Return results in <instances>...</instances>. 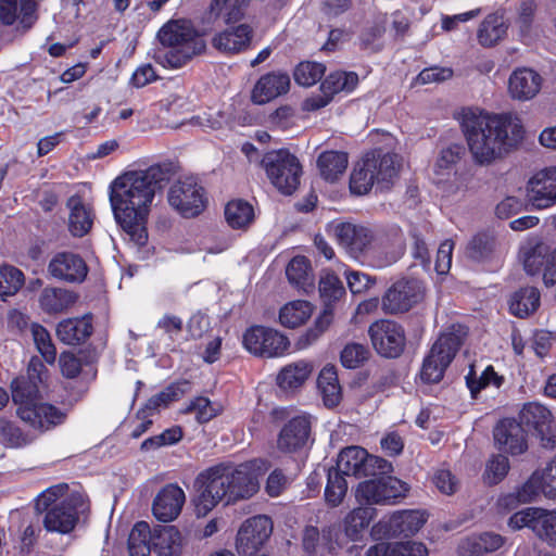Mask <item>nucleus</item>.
Instances as JSON below:
<instances>
[{"label": "nucleus", "instance_id": "1", "mask_svg": "<svg viewBox=\"0 0 556 556\" xmlns=\"http://www.w3.org/2000/svg\"><path fill=\"white\" fill-rule=\"evenodd\" d=\"M172 164H157L146 170H130L116 177L110 186L114 218L138 247L148 242V216L157 190L174 176Z\"/></svg>", "mask_w": 556, "mask_h": 556}, {"label": "nucleus", "instance_id": "2", "mask_svg": "<svg viewBox=\"0 0 556 556\" xmlns=\"http://www.w3.org/2000/svg\"><path fill=\"white\" fill-rule=\"evenodd\" d=\"M462 128L475 163L481 166L516 150L525 137L521 121L511 114L468 110L463 114Z\"/></svg>", "mask_w": 556, "mask_h": 556}, {"label": "nucleus", "instance_id": "3", "mask_svg": "<svg viewBox=\"0 0 556 556\" xmlns=\"http://www.w3.org/2000/svg\"><path fill=\"white\" fill-rule=\"evenodd\" d=\"M194 488L197 515L206 516L223 500L229 505L252 497L258 491V481L248 464H218L202 471Z\"/></svg>", "mask_w": 556, "mask_h": 556}, {"label": "nucleus", "instance_id": "4", "mask_svg": "<svg viewBox=\"0 0 556 556\" xmlns=\"http://www.w3.org/2000/svg\"><path fill=\"white\" fill-rule=\"evenodd\" d=\"M12 401L18 405L17 416L40 432L48 431L66 419V413L49 403H37L39 384L25 377L15 378L11 383Z\"/></svg>", "mask_w": 556, "mask_h": 556}, {"label": "nucleus", "instance_id": "5", "mask_svg": "<svg viewBox=\"0 0 556 556\" xmlns=\"http://www.w3.org/2000/svg\"><path fill=\"white\" fill-rule=\"evenodd\" d=\"M157 38L167 51H159L155 59L163 66L179 68L194 55L202 53L205 43L189 22L175 20L166 23L157 33Z\"/></svg>", "mask_w": 556, "mask_h": 556}, {"label": "nucleus", "instance_id": "6", "mask_svg": "<svg viewBox=\"0 0 556 556\" xmlns=\"http://www.w3.org/2000/svg\"><path fill=\"white\" fill-rule=\"evenodd\" d=\"M397 173V155L375 149L367 152L353 169L350 177L352 193L363 195L369 192L376 182L383 190L389 189Z\"/></svg>", "mask_w": 556, "mask_h": 556}, {"label": "nucleus", "instance_id": "7", "mask_svg": "<svg viewBox=\"0 0 556 556\" xmlns=\"http://www.w3.org/2000/svg\"><path fill=\"white\" fill-rule=\"evenodd\" d=\"M270 182L282 194H292L300 186L302 166L298 157L286 149L267 152L262 161Z\"/></svg>", "mask_w": 556, "mask_h": 556}, {"label": "nucleus", "instance_id": "8", "mask_svg": "<svg viewBox=\"0 0 556 556\" xmlns=\"http://www.w3.org/2000/svg\"><path fill=\"white\" fill-rule=\"evenodd\" d=\"M372 477L361 482L356 489L355 497L361 504L394 505L409 491L407 483L388 473Z\"/></svg>", "mask_w": 556, "mask_h": 556}, {"label": "nucleus", "instance_id": "9", "mask_svg": "<svg viewBox=\"0 0 556 556\" xmlns=\"http://www.w3.org/2000/svg\"><path fill=\"white\" fill-rule=\"evenodd\" d=\"M463 344L460 334L442 333L431 346L420 370V379L425 383H438L443 379L446 368L451 365Z\"/></svg>", "mask_w": 556, "mask_h": 556}, {"label": "nucleus", "instance_id": "10", "mask_svg": "<svg viewBox=\"0 0 556 556\" xmlns=\"http://www.w3.org/2000/svg\"><path fill=\"white\" fill-rule=\"evenodd\" d=\"M336 469L345 476L362 478L376 476L377 473H389L393 468L388 460L369 455L361 446L352 445L339 453Z\"/></svg>", "mask_w": 556, "mask_h": 556}, {"label": "nucleus", "instance_id": "11", "mask_svg": "<svg viewBox=\"0 0 556 556\" xmlns=\"http://www.w3.org/2000/svg\"><path fill=\"white\" fill-rule=\"evenodd\" d=\"M243 345L255 356L277 357L288 351L290 341L276 329L264 326H253L244 332Z\"/></svg>", "mask_w": 556, "mask_h": 556}, {"label": "nucleus", "instance_id": "12", "mask_svg": "<svg viewBox=\"0 0 556 556\" xmlns=\"http://www.w3.org/2000/svg\"><path fill=\"white\" fill-rule=\"evenodd\" d=\"M167 199L169 205L187 218L198 216L205 207L204 189L192 177L175 182Z\"/></svg>", "mask_w": 556, "mask_h": 556}, {"label": "nucleus", "instance_id": "13", "mask_svg": "<svg viewBox=\"0 0 556 556\" xmlns=\"http://www.w3.org/2000/svg\"><path fill=\"white\" fill-rule=\"evenodd\" d=\"M368 334L378 354L388 358L399 357L406 344L403 327L392 320L381 319L369 326Z\"/></svg>", "mask_w": 556, "mask_h": 556}, {"label": "nucleus", "instance_id": "14", "mask_svg": "<svg viewBox=\"0 0 556 556\" xmlns=\"http://www.w3.org/2000/svg\"><path fill=\"white\" fill-rule=\"evenodd\" d=\"M273 532V521L265 515L247 519L238 530L236 549L239 555L254 556Z\"/></svg>", "mask_w": 556, "mask_h": 556}, {"label": "nucleus", "instance_id": "15", "mask_svg": "<svg viewBox=\"0 0 556 556\" xmlns=\"http://www.w3.org/2000/svg\"><path fill=\"white\" fill-rule=\"evenodd\" d=\"M424 298V288L416 279L394 282L382 299V308L390 314L405 313Z\"/></svg>", "mask_w": 556, "mask_h": 556}, {"label": "nucleus", "instance_id": "16", "mask_svg": "<svg viewBox=\"0 0 556 556\" xmlns=\"http://www.w3.org/2000/svg\"><path fill=\"white\" fill-rule=\"evenodd\" d=\"M522 426L533 429L546 448L556 447V426L552 413L539 403H528L519 414Z\"/></svg>", "mask_w": 556, "mask_h": 556}, {"label": "nucleus", "instance_id": "17", "mask_svg": "<svg viewBox=\"0 0 556 556\" xmlns=\"http://www.w3.org/2000/svg\"><path fill=\"white\" fill-rule=\"evenodd\" d=\"M493 439L500 452L517 456L528 450L527 432L515 418L501 419L493 428Z\"/></svg>", "mask_w": 556, "mask_h": 556}, {"label": "nucleus", "instance_id": "18", "mask_svg": "<svg viewBox=\"0 0 556 556\" xmlns=\"http://www.w3.org/2000/svg\"><path fill=\"white\" fill-rule=\"evenodd\" d=\"M528 203L538 210L556 203V167L538 172L527 185Z\"/></svg>", "mask_w": 556, "mask_h": 556}, {"label": "nucleus", "instance_id": "19", "mask_svg": "<svg viewBox=\"0 0 556 556\" xmlns=\"http://www.w3.org/2000/svg\"><path fill=\"white\" fill-rule=\"evenodd\" d=\"M48 271L56 279L71 283H80L87 277L88 267L78 254L60 252L50 261Z\"/></svg>", "mask_w": 556, "mask_h": 556}, {"label": "nucleus", "instance_id": "20", "mask_svg": "<svg viewBox=\"0 0 556 556\" xmlns=\"http://www.w3.org/2000/svg\"><path fill=\"white\" fill-rule=\"evenodd\" d=\"M79 496L62 500L58 506L49 509L42 519L43 527L49 532L70 533L78 521L77 501Z\"/></svg>", "mask_w": 556, "mask_h": 556}, {"label": "nucleus", "instance_id": "21", "mask_svg": "<svg viewBox=\"0 0 556 556\" xmlns=\"http://www.w3.org/2000/svg\"><path fill=\"white\" fill-rule=\"evenodd\" d=\"M185 500V492L177 484H166L154 497L152 513L157 520L169 522L179 516Z\"/></svg>", "mask_w": 556, "mask_h": 556}, {"label": "nucleus", "instance_id": "22", "mask_svg": "<svg viewBox=\"0 0 556 556\" xmlns=\"http://www.w3.org/2000/svg\"><path fill=\"white\" fill-rule=\"evenodd\" d=\"M311 434V420L307 416L290 419L280 430L277 448L282 453H294L305 446Z\"/></svg>", "mask_w": 556, "mask_h": 556}, {"label": "nucleus", "instance_id": "23", "mask_svg": "<svg viewBox=\"0 0 556 556\" xmlns=\"http://www.w3.org/2000/svg\"><path fill=\"white\" fill-rule=\"evenodd\" d=\"M290 89V76L283 72H270L262 75L252 90L251 99L255 104H265Z\"/></svg>", "mask_w": 556, "mask_h": 556}, {"label": "nucleus", "instance_id": "24", "mask_svg": "<svg viewBox=\"0 0 556 556\" xmlns=\"http://www.w3.org/2000/svg\"><path fill=\"white\" fill-rule=\"evenodd\" d=\"M337 238L340 244L353 257L364 252L372 242V231L364 226H357L350 223H343L336 228Z\"/></svg>", "mask_w": 556, "mask_h": 556}, {"label": "nucleus", "instance_id": "25", "mask_svg": "<svg viewBox=\"0 0 556 556\" xmlns=\"http://www.w3.org/2000/svg\"><path fill=\"white\" fill-rule=\"evenodd\" d=\"M542 86V77L531 68L514 71L508 80V90L514 99L526 101L534 98Z\"/></svg>", "mask_w": 556, "mask_h": 556}, {"label": "nucleus", "instance_id": "26", "mask_svg": "<svg viewBox=\"0 0 556 556\" xmlns=\"http://www.w3.org/2000/svg\"><path fill=\"white\" fill-rule=\"evenodd\" d=\"M252 28L247 24L227 28L213 38L216 49L226 53H238L245 50L252 39Z\"/></svg>", "mask_w": 556, "mask_h": 556}, {"label": "nucleus", "instance_id": "27", "mask_svg": "<svg viewBox=\"0 0 556 556\" xmlns=\"http://www.w3.org/2000/svg\"><path fill=\"white\" fill-rule=\"evenodd\" d=\"M93 331L91 317L85 315L81 318H68L59 323L56 327L58 338L65 344L76 345L85 342Z\"/></svg>", "mask_w": 556, "mask_h": 556}, {"label": "nucleus", "instance_id": "28", "mask_svg": "<svg viewBox=\"0 0 556 556\" xmlns=\"http://www.w3.org/2000/svg\"><path fill=\"white\" fill-rule=\"evenodd\" d=\"M66 207L70 210L68 215V230L74 237H84L87 235L93 224V216L91 210L85 205L81 198L72 195L67 202Z\"/></svg>", "mask_w": 556, "mask_h": 556}, {"label": "nucleus", "instance_id": "29", "mask_svg": "<svg viewBox=\"0 0 556 556\" xmlns=\"http://www.w3.org/2000/svg\"><path fill=\"white\" fill-rule=\"evenodd\" d=\"M152 548L159 556H179L181 536L174 526H156L151 531Z\"/></svg>", "mask_w": 556, "mask_h": 556}, {"label": "nucleus", "instance_id": "30", "mask_svg": "<svg viewBox=\"0 0 556 556\" xmlns=\"http://www.w3.org/2000/svg\"><path fill=\"white\" fill-rule=\"evenodd\" d=\"M428 549L421 542H380L370 546L365 556H427Z\"/></svg>", "mask_w": 556, "mask_h": 556}, {"label": "nucleus", "instance_id": "31", "mask_svg": "<svg viewBox=\"0 0 556 556\" xmlns=\"http://www.w3.org/2000/svg\"><path fill=\"white\" fill-rule=\"evenodd\" d=\"M427 521L425 513L403 510L394 514L390 520V530L394 535L410 536L416 534Z\"/></svg>", "mask_w": 556, "mask_h": 556}, {"label": "nucleus", "instance_id": "32", "mask_svg": "<svg viewBox=\"0 0 556 556\" xmlns=\"http://www.w3.org/2000/svg\"><path fill=\"white\" fill-rule=\"evenodd\" d=\"M540 298V292L535 287L520 288L510 298V313L519 318L528 317L539 308Z\"/></svg>", "mask_w": 556, "mask_h": 556}, {"label": "nucleus", "instance_id": "33", "mask_svg": "<svg viewBox=\"0 0 556 556\" xmlns=\"http://www.w3.org/2000/svg\"><path fill=\"white\" fill-rule=\"evenodd\" d=\"M318 389L323 395L324 404L332 408L337 406L341 399V387L338 380V374L334 366H325L317 379Z\"/></svg>", "mask_w": 556, "mask_h": 556}, {"label": "nucleus", "instance_id": "34", "mask_svg": "<svg viewBox=\"0 0 556 556\" xmlns=\"http://www.w3.org/2000/svg\"><path fill=\"white\" fill-rule=\"evenodd\" d=\"M348 154L341 151H325L317 160L321 177L327 181H334L348 167Z\"/></svg>", "mask_w": 556, "mask_h": 556}, {"label": "nucleus", "instance_id": "35", "mask_svg": "<svg viewBox=\"0 0 556 556\" xmlns=\"http://www.w3.org/2000/svg\"><path fill=\"white\" fill-rule=\"evenodd\" d=\"M76 295L62 288H45L40 295L41 308L49 313H61L76 302Z\"/></svg>", "mask_w": 556, "mask_h": 556}, {"label": "nucleus", "instance_id": "36", "mask_svg": "<svg viewBox=\"0 0 556 556\" xmlns=\"http://www.w3.org/2000/svg\"><path fill=\"white\" fill-rule=\"evenodd\" d=\"M286 275L292 285L304 292L313 290L314 279L311 273L309 261L305 256L293 257L286 268Z\"/></svg>", "mask_w": 556, "mask_h": 556}, {"label": "nucleus", "instance_id": "37", "mask_svg": "<svg viewBox=\"0 0 556 556\" xmlns=\"http://www.w3.org/2000/svg\"><path fill=\"white\" fill-rule=\"evenodd\" d=\"M313 370L312 364L299 361L283 367L277 376V383L282 389H294L304 383Z\"/></svg>", "mask_w": 556, "mask_h": 556}, {"label": "nucleus", "instance_id": "38", "mask_svg": "<svg viewBox=\"0 0 556 556\" xmlns=\"http://www.w3.org/2000/svg\"><path fill=\"white\" fill-rule=\"evenodd\" d=\"M507 25L502 15L490 14L481 23L478 30L479 42L484 47L496 45L506 34Z\"/></svg>", "mask_w": 556, "mask_h": 556}, {"label": "nucleus", "instance_id": "39", "mask_svg": "<svg viewBox=\"0 0 556 556\" xmlns=\"http://www.w3.org/2000/svg\"><path fill=\"white\" fill-rule=\"evenodd\" d=\"M504 544V538L494 532H484L468 538L462 548L470 555L480 556L485 553L497 551Z\"/></svg>", "mask_w": 556, "mask_h": 556}, {"label": "nucleus", "instance_id": "40", "mask_svg": "<svg viewBox=\"0 0 556 556\" xmlns=\"http://www.w3.org/2000/svg\"><path fill=\"white\" fill-rule=\"evenodd\" d=\"M376 513V508L367 504L350 511L344 519L346 535L355 540L369 526Z\"/></svg>", "mask_w": 556, "mask_h": 556}, {"label": "nucleus", "instance_id": "41", "mask_svg": "<svg viewBox=\"0 0 556 556\" xmlns=\"http://www.w3.org/2000/svg\"><path fill=\"white\" fill-rule=\"evenodd\" d=\"M225 217L231 228L243 229L253 222L254 208L243 200L230 201L226 205Z\"/></svg>", "mask_w": 556, "mask_h": 556}, {"label": "nucleus", "instance_id": "42", "mask_svg": "<svg viewBox=\"0 0 556 556\" xmlns=\"http://www.w3.org/2000/svg\"><path fill=\"white\" fill-rule=\"evenodd\" d=\"M312 314V306L306 301H293L286 304L279 313V321L287 328H296L303 325Z\"/></svg>", "mask_w": 556, "mask_h": 556}, {"label": "nucleus", "instance_id": "43", "mask_svg": "<svg viewBox=\"0 0 556 556\" xmlns=\"http://www.w3.org/2000/svg\"><path fill=\"white\" fill-rule=\"evenodd\" d=\"M152 549L151 530L146 521L137 522L128 536L130 556H149Z\"/></svg>", "mask_w": 556, "mask_h": 556}, {"label": "nucleus", "instance_id": "44", "mask_svg": "<svg viewBox=\"0 0 556 556\" xmlns=\"http://www.w3.org/2000/svg\"><path fill=\"white\" fill-rule=\"evenodd\" d=\"M358 83V76L354 72H334L321 83L320 89L333 97L340 91H352Z\"/></svg>", "mask_w": 556, "mask_h": 556}, {"label": "nucleus", "instance_id": "45", "mask_svg": "<svg viewBox=\"0 0 556 556\" xmlns=\"http://www.w3.org/2000/svg\"><path fill=\"white\" fill-rule=\"evenodd\" d=\"M319 294L325 306L332 307V303L345 294V289L337 275L325 271L319 279Z\"/></svg>", "mask_w": 556, "mask_h": 556}, {"label": "nucleus", "instance_id": "46", "mask_svg": "<svg viewBox=\"0 0 556 556\" xmlns=\"http://www.w3.org/2000/svg\"><path fill=\"white\" fill-rule=\"evenodd\" d=\"M344 476L345 475L336 468H330L328 470L325 498L326 502L333 507L338 506L346 494L348 483Z\"/></svg>", "mask_w": 556, "mask_h": 556}, {"label": "nucleus", "instance_id": "47", "mask_svg": "<svg viewBox=\"0 0 556 556\" xmlns=\"http://www.w3.org/2000/svg\"><path fill=\"white\" fill-rule=\"evenodd\" d=\"M503 377H500L492 366H488L480 377H477L475 366L471 365L466 376V384L470 390L472 399H477L479 392L493 382L496 387L502 384Z\"/></svg>", "mask_w": 556, "mask_h": 556}, {"label": "nucleus", "instance_id": "48", "mask_svg": "<svg viewBox=\"0 0 556 556\" xmlns=\"http://www.w3.org/2000/svg\"><path fill=\"white\" fill-rule=\"evenodd\" d=\"M509 468V459L505 453L493 454L485 466L484 481L489 485L500 483L507 476Z\"/></svg>", "mask_w": 556, "mask_h": 556}, {"label": "nucleus", "instance_id": "49", "mask_svg": "<svg viewBox=\"0 0 556 556\" xmlns=\"http://www.w3.org/2000/svg\"><path fill=\"white\" fill-rule=\"evenodd\" d=\"M67 490L68 485L66 483H60L42 491L35 501L34 508L36 514H47L49 509L58 506Z\"/></svg>", "mask_w": 556, "mask_h": 556}, {"label": "nucleus", "instance_id": "50", "mask_svg": "<svg viewBox=\"0 0 556 556\" xmlns=\"http://www.w3.org/2000/svg\"><path fill=\"white\" fill-rule=\"evenodd\" d=\"M24 285V274L21 269L3 265L0 267V295H13Z\"/></svg>", "mask_w": 556, "mask_h": 556}, {"label": "nucleus", "instance_id": "51", "mask_svg": "<svg viewBox=\"0 0 556 556\" xmlns=\"http://www.w3.org/2000/svg\"><path fill=\"white\" fill-rule=\"evenodd\" d=\"M326 67L321 63L301 62L294 70L293 77L296 84L305 87L316 84L325 74Z\"/></svg>", "mask_w": 556, "mask_h": 556}, {"label": "nucleus", "instance_id": "52", "mask_svg": "<svg viewBox=\"0 0 556 556\" xmlns=\"http://www.w3.org/2000/svg\"><path fill=\"white\" fill-rule=\"evenodd\" d=\"M495 249V238L489 233L476 235L467 245L468 257L480 261L490 256Z\"/></svg>", "mask_w": 556, "mask_h": 556}, {"label": "nucleus", "instance_id": "53", "mask_svg": "<svg viewBox=\"0 0 556 556\" xmlns=\"http://www.w3.org/2000/svg\"><path fill=\"white\" fill-rule=\"evenodd\" d=\"M31 334L35 341V344L42 355L45 361L49 364L54 363L56 358V350L54 344L52 343L51 337L47 329L39 324L31 325Z\"/></svg>", "mask_w": 556, "mask_h": 556}, {"label": "nucleus", "instance_id": "54", "mask_svg": "<svg viewBox=\"0 0 556 556\" xmlns=\"http://www.w3.org/2000/svg\"><path fill=\"white\" fill-rule=\"evenodd\" d=\"M0 434L2 440L11 447H21L31 443L34 440L31 435L5 419H0Z\"/></svg>", "mask_w": 556, "mask_h": 556}, {"label": "nucleus", "instance_id": "55", "mask_svg": "<svg viewBox=\"0 0 556 556\" xmlns=\"http://www.w3.org/2000/svg\"><path fill=\"white\" fill-rule=\"evenodd\" d=\"M368 348L361 343H349L341 352V364L345 368L354 369L362 366L369 357Z\"/></svg>", "mask_w": 556, "mask_h": 556}, {"label": "nucleus", "instance_id": "56", "mask_svg": "<svg viewBox=\"0 0 556 556\" xmlns=\"http://www.w3.org/2000/svg\"><path fill=\"white\" fill-rule=\"evenodd\" d=\"M534 532L549 545L556 547V510L541 508L539 522L534 526Z\"/></svg>", "mask_w": 556, "mask_h": 556}, {"label": "nucleus", "instance_id": "57", "mask_svg": "<svg viewBox=\"0 0 556 556\" xmlns=\"http://www.w3.org/2000/svg\"><path fill=\"white\" fill-rule=\"evenodd\" d=\"M331 529L329 527L323 528L321 531L317 527L307 526L303 531L302 546L307 554L316 552L317 546L321 540L330 541Z\"/></svg>", "mask_w": 556, "mask_h": 556}, {"label": "nucleus", "instance_id": "58", "mask_svg": "<svg viewBox=\"0 0 556 556\" xmlns=\"http://www.w3.org/2000/svg\"><path fill=\"white\" fill-rule=\"evenodd\" d=\"M540 511L541 508L534 507L517 511L508 519V526L513 530H519L523 527H528L534 531V526L539 522Z\"/></svg>", "mask_w": 556, "mask_h": 556}, {"label": "nucleus", "instance_id": "59", "mask_svg": "<svg viewBox=\"0 0 556 556\" xmlns=\"http://www.w3.org/2000/svg\"><path fill=\"white\" fill-rule=\"evenodd\" d=\"M333 319V311L330 306H325L323 313L316 319L314 326L309 328L303 339L305 344L316 341L330 326Z\"/></svg>", "mask_w": 556, "mask_h": 556}, {"label": "nucleus", "instance_id": "60", "mask_svg": "<svg viewBox=\"0 0 556 556\" xmlns=\"http://www.w3.org/2000/svg\"><path fill=\"white\" fill-rule=\"evenodd\" d=\"M545 250L544 244H539L525 253L523 267L529 275H535L543 265L546 266L548 257L545 260L543 255Z\"/></svg>", "mask_w": 556, "mask_h": 556}, {"label": "nucleus", "instance_id": "61", "mask_svg": "<svg viewBox=\"0 0 556 556\" xmlns=\"http://www.w3.org/2000/svg\"><path fill=\"white\" fill-rule=\"evenodd\" d=\"M526 207V202L515 195L504 198L495 206V215L500 219H508L519 214Z\"/></svg>", "mask_w": 556, "mask_h": 556}, {"label": "nucleus", "instance_id": "62", "mask_svg": "<svg viewBox=\"0 0 556 556\" xmlns=\"http://www.w3.org/2000/svg\"><path fill=\"white\" fill-rule=\"evenodd\" d=\"M190 390V382L187 380L172 383L160 393L155 394L156 401L161 406H167L169 403L179 400Z\"/></svg>", "mask_w": 556, "mask_h": 556}, {"label": "nucleus", "instance_id": "63", "mask_svg": "<svg viewBox=\"0 0 556 556\" xmlns=\"http://www.w3.org/2000/svg\"><path fill=\"white\" fill-rule=\"evenodd\" d=\"M190 390V382L187 380L172 383L160 393L155 394L156 401L161 406H167L169 403L179 400Z\"/></svg>", "mask_w": 556, "mask_h": 556}, {"label": "nucleus", "instance_id": "64", "mask_svg": "<svg viewBox=\"0 0 556 556\" xmlns=\"http://www.w3.org/2000/svg\"><path fill=\"white\" fill-rule=\"evenodd\" d=\"M539 479L541 481L542 493L548 498L556 497V456L552 463L539 473Z\"/></svg>", "mask_w": 556, "mask_h": 556}]
</instances>
